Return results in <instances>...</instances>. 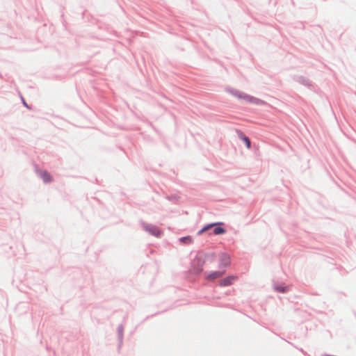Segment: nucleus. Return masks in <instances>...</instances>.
I'll return each mask as SVG.
<instances>
[{"instance_id": "f257e3e1", "label": "nucleus", "mask_w": 356, "mask_h": 356, "mask_svg": "<svg viewBox=\"0 0 356 356\" xmlns=\"http://www.w3.org/2000/svg\"><path fill=\"white\" fill-rule=\"evenodd\" d=\"M238 277L235 275H230L220 280L218 282V285L220 286H228L234 284L237 281Z\"/></svg>"}, {"instance_id": "f03ea898", "label": "nucleus", "mask_w": 356, "mask_h": 356, "mask_svg": "<svg viewBox=\"0 0 356 356\" xmlns=\"http://www.w3.org/2000/svg\"><path fill=\"white\" fill-rule=\"evenodd\" d=\"M225 273V270L222 271H214L205 274V279L208 281H213L220 277H222Z\"/></svg>"}, {"instance_id": "7ed1b4c3", "label": "nucleus", "mask_w": 356, "mask_h": 356, "mask_svg": "<svg viewBox=\"0 0 356 356\" xmlns=\"http://www.w3.org/2000/svg\"><path fill=\"white\" fill-rule=\"evenodd\" d=\"M145 229L152 234L154 236H159L161 232L159 229L154 225H147L144 226Z\"/></svg>"}, {"instance_id": "20e7f679", "label": "nucleus", "mask_w": 356, "mask_h": 356, "mask_svg": "<svg viewBox=\"0 0 356 356\" xmlns=\"http://www.w3.org/2000/svg\"><path fill=\"white\" fill-rule=\"evenodd\" d=\"M40 175L43 181L47 183L51 181L53 179L51 175L48 172L44 170L40 171Z\"/></svg>"}, {"instance_id": "39448f33", "label": "nucleus", "mask_w": 356, "mask_h": 356, "mask_svg": "<svg viewBox=\"0 0 356 356\" xmlns=\"http://www.w3.org/2000/svg\"><path fill=\"white\" fill-rule=\"evenodd\" d=\"M221 263L223 266H228L230 263L229 257L227 254H222L221 255Z\"/></svg>"}, {"instance_id": "423d86ee", "label": "nucleus", "mask_w": 356, "mask_h": 356, "mask_svg": "<svg viewBox=\"0 0 356 356\" xmlns=\"http://www.w3.org/2000/svg\"><path fill=\"white\" fill-rule=\"evenodd\" d=\"M213 232L214 234L219 235L225 233V229L222 227H217L214 228Z\"/></svg>"}, {"instance_id": "0eeeda50", "label": "nucleus", "mask_w": 356, "mask_h": 356, "mask_svg": "<svg viewBox=\"0 0 356 356\" xmlns=\"http://www.w3.org/2000/svg\"><path fill=\"white\" fill-rule=\"evenodd\" d=\"M219 223H212V224H209V225H207L206 226H204L200 232L199 233L201 234V233H203L207 230H209L211 227H213V226H216V225H218Z\"/></svg>"}, {"instance_id": "6e6552de", "label": "nucleus", "mask_w": 356, "mask_h": 356, "mask_svg": "<svg viewBox=\"0 0 356 356\" xmlns=\"http://www.w3.org/2000/svg\"><path fill=\"white\" fill-rule=\"evenodd\" d=\"M180 240L183 243H191V241H192V239H191V238L190 236L182 237V238H181Z\"/></svg>"}, {"instance_id": "1a4fd4ad", "label": "nucleus", "mask_w": 356, "mask_h": 356, "mask_svg": "<svg viewBox=\"0 0 356 356\" xmlns=\"http://www.w3.org/2000/svg\"><path fill=\"white\" fill-rule=\"evenodd\" d=\"M243 140L245 143L248 149H250L251 143H250V140H249V138L246 136H243Z\"/></svg>"}, {"instance_id": "9d476101", "label": "nucleus", "mask_w": 356, "mask_h": 356, "mask_svg": "<svg viewBox=\"0 0 356 356\" xmlns=\"http://www.w3.org/2000/svg\"><path fill=\"white\" fill-rule=\"evenodd\" d=\"M276 291H279V292H285L286 291V288L284 287H282V286H277L275 288Z\"/></svg>"}]
</instances>
